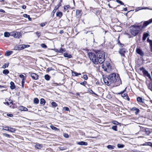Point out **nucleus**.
Instances as JSON below:
<instances>
[{"mask_svg": "<svg viewBox=\"0 0 152 152\" xmlns=\"http://www.w3.org/2000/svg\"><path fill=\"white\" fill-rule=\"evenodd\" d=\"M130 110L133 111H135V114L136 115H137L140 111L139 110L135 107H134L132 108Z\"/></svg>", "mask_w": 152, "mask_h": 152, "instance_id": "10", "label": "nucleus"}, {"mask_svg": "<svg viewBox=\"0 0 152 152\" xmlns=\"http://www.w3.org/2000/svg\"><path fill=\"white\" fill-rule=\"evenodd\" d=\"M140 69L142 71L143 74L145 76L148 77L150 80H152L150 74L148 73V71L145 70L144 68L143 67L141 68Z\"/></svg>", "mask_w": 152, "mask_h": 152, "instance_id": "5", "label": "nucleus"}, {"mask_svg": "<svg viewBox=\"0 0 152 152\" xmlns=\"http://www.w3.org/2000/svg\"><path fill=\"white\" fill-rule=\"evenodd\" d=\"M57 9V8H56V7H55V8L54 9V10H53L52 12L51 13V15L53 17L54 15V14L56 12V9Z\"/></svg>", "mask_w": 152, "mask_h": 152, "instance_id": "38", "label": "nucleus"}, {"mask_svg": "<svg viewBox=\"0 0 152 152\" xmlns=\"http://www.w3.org/2000/svg\"><path fill=\"white\" fill-rule=\"evenodd\" d=\"M126 49L125 48H121L120 49L118 53L121 55L122 56H125V55L124 54L126 52Z\"/></svg>", "mask_w": 152, "mask_h": 152, "instance_id": "7", "label": "nucleus"}, {"mask_svg": "<svg viewBox=\"0 0 152 152\" xmlns=\"http://www.w3.org/2000/svg\"><path fill=\"white\" fill-rule=\"evenodd\" d=\"M9 64L8 63L5 64L3 66L2 68H5L8 66Z\"/></svg>", "mask_w": 152, "mask_h": 152, "instance_id": "42", "label": "nucleus"}, {"mask_svg": "<svg viewBox=\"0 0 152 152\" xmlns=\"http://www.w3.org/2000/svg\"><path fill=\"white\" fill-rule=\"evenodd\" d=\"M62 15V13L61 12H57L56 13V16L59 17L60 18L61 17Z\"/></svg>", "mask_w": 152, "mask_h": 152, "instance_id": "19", "label": "nucleus"}, {"mask_svg": "<svg viewBox=\"0 0 152 152\" xmlns=\"http://www.w3.org/2000/svg\"><path fill=\"white\" fill-rule=\"evenodd\" d=\"M31 76L34 80H37L38 78V75L35 73H30Z\"/></svg>", "mask_w": 152, "mask_h": 152, "instance_id": "9", "label": "nucleus"}, {"mask_svg": "<svg viewBox=\"0 0 152 152\" xmlns=\"http://www.w3.org/2000/svg\"><path fill=\"white\" fill-rule=\"evenodd\" d=\"M72 74L73 75H75V76H78L79 75H81L80 73H78L76 72H72Z\"/></svg>", "mask_w": 152, "mask_h": 152, "instance_id": "32", "label": "nucleus"}, {"mask_svg": "<svg viewBox=\"0 0 152 152\" xmlns=\"http://www.w3.org/2000/svg\"><path fill=\"white\" fill-rule=\"evenodd\" d=\"M45 78L46 80H49L50 79V77L48 75H46L45 76Z\"/></svg>", "mask_w": 152, "mask_h": 152, "instance_id": "28", "label": "nucleus"}, {"mask_svg": "<svg viewBox=\"0 0 152 152\" xmlns=\"http://www.w3.org/2000/svg\"><path fill=\"white\" fill-rule=\"evenodd\" d=\"M25 80H26V78H23V79H22V83H21L22 85H21V86L23 88V87H24V83H25Z\"/></svg>", "mask_w": 152, "mask_h": 152, "instance_id": "37", "label": "nucleus"}, {"mask_svg": "<svg viewBox=\"0 0 152 152\" xmlns=\"http://www.w3.org/2000/svg\"><path fill=\"white\" fill-rule=\"evenodd\" d=\"M9 101H10V104H12V101L11 100H9Z\"/></svg>", "mask_w": 152, "mask_h": 152, "instance_id": "64", "label": "nucleus"}, {"mask_svg": "<svg viewBox=\"0 0 152 152\" xmlns=\"http://www.w3.org/2000/svg\"><path fill=\"white\" fill-rule=\"evenodd\" d=\"M34 102L35 104H38L39 102V100L37 98H35L34 100Z\"/></svg>", "mask_w": 152, "mask_h": 152, "instance_id": "33", "label": "nucleus"}, {"mask_svg": "<svg viewBox=\"0 0 152 152\" xmlns=\"http://www.w3.org/2000/svg\"><path fill=\"white\" fill-rule=\"evenodd\" d=\"M63 55L65 57L68 58H71L72 57V56L71 54L68 53H64Z\"/></svg>", "mask_w": 152, "mask_h": 152, "instance_id": "17", "label": "nucleus"}, {"mask_svg": "<svg viewBox=\"0 0 152 152\" xmlns=\"http://www.w3.org/2000/svg\"><path fill=\"white\" fill-rule=\"evenodd\" d=\"M137 101L138 102H142V103L143 102L142 98L140 97H138L137 98Z\"/></svg>", "mask_w": 152, "mask_h": 152, "instance_id": "26", "label": "nucleus"}, {"mask_svg": "<svg viewBox=\"0 0 152 152\" xmlns=\"http://www.w3.org/2000/svg\"><path fill=\"white\" fill-rule=\"evenodd\" d=\"M116 1L117 2H118V3H119L121 5H124V3L121 1H120L119 0H116Z\"/></svg>", "mask_w": 152, "mask_h": 152, "instance_id": "45", "label": "nucleus"}, {"mask_svg": "<svg viewBox=\"0 0 152 152\" xmlns=\"http://www.w3.org/2000/svg\"><path fill=\"white\" fill-rule=\"evenodd\" d=\"M124 91L125 90L121 92L120 93H118V94H121V96L123 97H126L128 95L126 93H124Z\"/></svg>", "mask_w": 152, "mask_h": 152, "instance_id": "14", "label": "nucleus"}, {"mask_svg": "<svg viewBox=\"0 0 152 152\" xmlns=\"http://www.w3.org/2000/svg\"><path fill=\"white\" fill-rule=\"evenodd\" d=\"M10 88L11 89H14L15 88V86L14 83L13 82H11L10 83Z\"/></svg>", "mask_w": 152, "mask_h": 152, "instance_id": "16", "label": "nucleus"}, {"mask_svg": "<svg viewBox=\"0 0 152 152\" xmlns=\"http://www.w3.org/2000/svg\"><path fill=\"white\" fill-rule=\"evenodd\" d=\"M54 69L52 67H49L47 69V71L48 72H49L51 70H53Z\"/></svg>", "mask_w": 152, "mask_h": 152, "instance_id": "49", "label": "nucleus"}, {"mask_svg": "<svg viewBox=\"0 0 152 152\" xmlns=\"http://www.w3.org/2000/svg\"><path fill=\"white\" fill-rule=\"evenodd\" d=\"M9 73V71L7 69H4L3 71V73L5 75H7Z\"/></svg>", "mask_w": 152, "mask_h": 152, "instance_id": "29", "label": "nucleus"}, {"mask_svg": "<svg viewBox=\"0 0 152 152\" xmlns=\"http://www.w3.org/2000/svg\"><path fill=\"white\" fill-rule=\"evenodd\" d=\"M147 41L149 42L150 44L151 50L152 52V41L149 38H148L147 39Z\"/></svg>", "mask_w": 152, "mask_h": 152, "instance_id": "21", "label": "nucleus"}, {"mask_svg": "<svg viewBox=\"0 0 152 152\" xmlns=\"http://www.w3.org/2000/svg\"><path fill=\"white\" fill-rule=\"evenodd\" d=\"M64 33V31L63 30H61L60 31L59 33L61 34H62Z\"/></svg>", "mask_w": 152, "mask_h": 152, "instance_id": "63", "label": "nucleus"}, {"mask_svg": "<svg viewBox=\"0 0 152 152\" xmlns=\"http://www.w3.org/2000/svg\"><path fill=\"white\" fill-rule=\"evenodd\" d=\"M151 23H152V18L148 20L145 21L143 23L142 26L141 25V29H142V28L145 27Z\"/></svg>", "mask_w": 152, "mask_h": 152, "instance_id": "6", "label": "nucleus"}, {"mask_svg": "<svg viewBox=\"0 0 152 152\" xmlns=\"http://www.w3.org/2000/svg\"><path fill=\"white\" fill-rule=\"evenodd\" d=\"M26 6L25 5H23L22 6V8L23 9H25L26 8Z\"/></svg>", "mask_w": 152, "mask_h": 152, "instance_id": "62", "label": "nucleus"}, {"mask_svg": "<svg viewBox=\"0 0 152 152\" xmlns=\"http://www.w3.org/2000/svg\"><path fill=\"white\" fill-rule=\"evenodd\" d=\"M143 9H149L150 10H152V9H149L148 7H139L138 8H137L135 9L136 11H137L140 10H143Z\"/></svg>", "mask_w": 152, "mask_h": 152, "instance_id": "15", "label": "nucleus"}, {"mask_svg": "<svg viewBox=\"0 0 152 152\" xmlns=\"http://www.w3.org/2000/svg\"><path fill=\"white\" fill-rule=\"evenodd\" d=\"M87 84V82L84 81L83 82H81L80 83V84L81 85L85 86V84Z\"/></svg>", "mask_w": 152, "mask_h": 152, "instance_id": "51", "label": "nucleus"}, {"mask_svg": "<svg viewBox=\"0 0 152 152\" xmlns=\"http://www.w3.org/2000/svg\"><path fill=\"white\" fill-rule=\"evenodd\" d=\"M70 7V6L69 5L64 6V10L65 11H66Z\"/></svg>", "mask_w": 152, "mask_h": 152, "instance_id": "36", "label": "nucleus"}, {"mask_svg": "<svg viewBox=\"0 0 152 152\" xmlns=\"http://www.w3.org/2000/svg\"><path fill=\"white\" fill-rule=\"evenodd\" d=\"M136 52L139 54L140 56H143L144 55V53L142 51V49L140 48H137L136 49Z\"/></svg>", "mask_w": 152, "mask_h": 152, "instance_id": "8", "label": "nucleus"}, {"mask_svg": "<svg viewBox=\"0 0 152 152\" xmlns=\"http://www.w3.org/2000/svg\"><path fill=\"white\" fill-rule=\"evenodd\" d=\"M14 50H20V45H19L18 46H16L14 47Z\"/></svg>", "mask_w": 152, "mask_h": 152, "instance_id": "24", "label": "nucleus"}, {"mask_svg": "<svg viewBox=\"0 0 152 152\" xmlns=\"http://www.w3.org/2000/svg\"><path fill=\"white\" fill-rule=\"evenodd\" d=\"M141 25H133L130 27V31L131 34L134 36L137 35L142 29Z\"/></svg>", "mask_w": 152, "mask_h": 152, "instance_id": "3", "label": "nucleus"}, {"mask_svg": "<svg viewBox=\"0 0 152 152\" xmlns=\"http://www.w3.org/2000/svg\"><path fill=\"white\" fill-rule=\"evenodd\" d=\"M52 106L54 107H56L57 106V104L56 102H53L51 103Z\"/></svg>", "mask_w": 152, "mask_h": 152, "instance_id": "35", "label": "nucleus"}, {"mask_svg": "<svg viewBox=\"0 0 152 152\" xmlns=\"http://www.w3.org/2000/svg\"><path fill=\"white\" fill-rule=\"evenodd\" d=\"M117 147L119 148H123L124 147V145L123 144H118Z\"/></svg>", "mask_w": 152, "mask_h": 152, "instance_id": "41", "label": "nucleus"}, {"mask_svg": "<svg viewBox=\"0 0 152 152\" xmlns=\"http://www.w3.org/2000/svg\"><path fill=\"white\" fill-rule=\"evenodd\" d=\"M50 127L51 128V129L53 130H54L55 131H58V130H59L56 127L53 126L51 125L50 126Z\"/></svg>", "mask_w": 152, "mask_h": 152, "instance_id": "34", "label": "nucleus"}, {"mask_svg": "<svg viewBox=\"0 0 152 152\" xmlns=\"http://www.w3.org/2000/svg\"><path fill=\"white\" fill-rule=\"evenodd\" d=\"M7 115L9 117H12L13 116V115L12 114H7Z\"/></svg>", "mask_w": 152, "mask_h": 152, "instance_id": "61", "label": "nucleus"}, {"mask_svg": "<svg viewBox=\"0 0 152 152\" xmlns=\"http://www.w3.org/2000/svg\"><path fill=\"white\" fill-rule=\"evenodd\" d=\"M42 147V144H39L38 143L37 144L35 145V147L37 149H41Z\"/></svg>", "mask_w": 152, "mask_h": 152, "instance_id": "20", "label": "nucleus"}, {"mask_svg": "<svg viewBox=\"0 0 152 152\" xmlns=\"http://www.w3.org/2000/svg\"><path fill=\"white\" fill-rule=\"evenodd\" d=\"M10 35V34L9 32H5L4 33V36L5 37H8Z\"/></svg>", "mask_w": 152, "mask_h": 152, "instance_id": "27", "label": "nucleus"}, {"mask_svg": "<svg viewBox=\"0 0 152 152\" xmlns=\"http://www.w3.org/2000/svg\"><path fill=\"white\" fill-rule=\"evenodd\" d=\"M21 36V34L20 32H16L15 34V38H19Z\"/></svg>", "mask_w": 152, "mask_h": 152, "instance_id": "13", "label": "nucleus"}, {"mask_svg": "<svg viewBox=\"0 0 152 152\" xmlns=\"http://www.w3.org/2000/svg\"><path fill=\"white\" fill-rule=\"evenodd\" d=\"M16 32L15 31L12 32L10 33V35L13 36L15 38V34H16Z\"/></svg>", "mask_w": 152, "mask_h": 152, "instance_id": "47", "label": "nucleus"}, {"mask_svg": "<svg viewBox=\"0 0 152 152\" xmlns=\"http://www.w3.org/2000/svg\"><path fill=\"white\" fill-rule=\"evenodd\" d=\"M63 109L65 111H68L69 110V109L68 107H65L63 108Z\"/></svg>", "mask_w": 152, "mask_h": 152, "instance_id": "55", "label": "nucleus"}, {"mask_svg": "<svg viewBox=\"0 0 152 152\" xmlns=\"http://www.w3.org/2000/svg\"><path fill=\"white\" fill-rule=\"evenodd\" d=\"M148 87V88L152 91V83H150Z\"/></svg>", "mask_w": 152, "mask_h": 152, "instance_id": "46", "label": "nucleus"}, {"mask_svg": "<svg viewBox=\"0 0 152 152\" xmlns=\"http://www.w3.org/2000/svg\"><path fill=\"white\" fill-rule=\"evenodd\" d=\"M19 108V110L21 111H26L28 110V109L27 108L22 106H20Z\"/></svg>", "mask_w": 152, "mask_h": 152, "instance_id": "18", "label": "nucleus"}, {"mask_svg": "<svg viewBox=\"0 0 152 152\" xmlns=\"http://www.w3.org/2000/svg\"><path fill=\"white\" fill-rule=\"evenodd\" d=\"M92 52L88 53V55L90 60L95 64L103 63L105 60V52L103 51H99L96 53Z\"/></svg>", "mask_w": 152, "mask_h": 152, "instance_id": "2", "label": "nucleus"}, {"mask_svg": "<svg viewBox=\"0 0 152 152\" xmlns=\"http://www.w3.org/2000/svg\"><path fill=\"white\" fill-rule=\"evenodd\" d=\"M3 135L6 137H10V135L4 133L3 134Z\"/></svg>", "mask_w": 152, "mask_h": 152, "instance_id": "53", "label": "nucleus"}, {"mask_svg": "<svg viewBox=\"0 0 152 152\" xmlns=\"http://www.w3.org/2000/svg\"><path fill=\"white\" fill-rule=\"evenodd\" d=\"M64 137L66 138H67L69 137V135L67 134H66V133L64 134Z\"/></svg>", "mask_w": 152, "mask_h": 152, "instance_id": "57", "label": "nucleus"}, {"mask_svg": "<svg viewBox=\"0 0 152 152\" xmlns=\"http://www.w3.org/2000/svg\"><path fill=\"white\" fill-rule=\"evenodd\" d=\"M77 144L81 145H87V143L84 141H80L77 142Z\"/></svg>", "mask_w": 152, "mask_h": 152, "instance_id": "12", "label": "nucleus"}, {"mask_svg": "<svg viewBox=\"0 0 152 152\" xmlns=\"http://www.w3.org/2000/svg\"><path fill=\"white\" fill-rule=\"evenodd\" d=\"M59 50L60 51L59 53H62L63 52H65L66 51V50L64 48H60V49H59Z\"/></svg>", "mask_w": 152, "mask_h": 152, "instance_id": "40", "label": "nucleus"}, {"mask_svg": "<svg viewBox=\"0 0 152 152\" xmlns=\"http://www.w3.org/2000/svg\"><path fill=\"white\" fill-rule=\"evenodd\" d=\"M23 16L24 17L26 18H28L29 20H31V18L30 17V16L26 14H24L23 15Z\"/></svg>", "mask_w": 152, "mask_h": 152, "instance_id": "31", "label": "nucleus"}, {"mask_svg": "<svg viewBox=\"0 0 152 152\" xmlns=\"http://www.w3.org/2000/svg\"><path fill=\"white\" fill-rule=\"evenodd\" d=\"M19 76L20 78H22L23 79L25 78L24 76L23 75H19Z\"/></svg>", "mask_w": 152, "mask_h": 152, "instance_id": "60", "label": "nucleus"}, {"mask_svg": "<svg viewBox=\"0 0 152 152\" xmlns=\"http://www.w3.org/2000/svg\"><path fill=\"white\" fill-rule=\"evenodd\" d=\"M8 131L12 132H14L16 131V129L14 128L9 127Z\"/></svg>", "mask_w": 152, "mask_h": 152, "instance_id": "25", "label": "nucleus"}, {"mask_svg": "<svg viewBox=\"0 0 152 152\" xmlns=\"http://www.w3.org/2000/svg\"><path fill=\"white\" fill-rule=\"evenodd\" d=\"M45 100L43 98L41 99H40V104L43 105L45 104Z\"/></svg>", "mask_w": 152, "mask_h": 152, "instance_id": "23", "label": "nucleus"}, {"mask_svg": "<svg viewBox=\"0 0 152 152\" xmlns=\"http://www.w3.org/2000/svg\"><path fill=\"white\" fill-rule=\"evenodd\" d=\"M81 12V11L79 10H77L76 11V14L77 15H79L80 14Z\"/></svg>", "mask_w": 152, "mask_h": 152, "instance_id": "48", "label": "nucleus"}, {"mask_svg": "<svg viewBox=\"0 0 152 152\" xmlns=\"http://www.w3.org/2000/svg\"><path fill=\"white\" fill-rule=\"evenodd\" d=\"M114 147H115L114 146L111 145H107V148L109 149H110V150L114 149Z\"/></svg>", "mask_w": 152, "mask_h": 152, "instance_id": "30", "label": "nucleus"}, {"mask_svg": "<svg viewBox=\"0 0 152 152\" xmlns=\"http://www.w3.org/2000/svg\"><path fill=\"white\" fill-rule=\"evenodd\" d=\"M149 34L148 33H144L143 35V37H142V40L143 41H145L147 38V37H148L149 36Z\"/></svg>", "mask_w": 152, "mask_h": 152, "instance_id": "11", "label": "nucleus"}, {"mask_svg": "<svg viewBox=\"0 0 152 152\" xmlns=\"http://www.w3.org/2000/svg\"><path fill=\"white\" fill-rule=\"evenodd\" d=\"M52 85L53 86H56L58 85V84L57 83H53L52 84Z\"/></svg>", "mask_w": 152, "mask_h": 152, "instance_id": "58", "label": "nucleus"}, {"mask_svg": "<svg viewBox=\"0 0 152 152\" xmlns=\"http://www.w3.org/2000/svg\"><path fill=\"white\" fill-rule=\"evenodd\" d=\"M12 51H7L5 53V56H9L12 54Z\"/></svg>", "mask_w": 152, "mask_h": 152, "instance_id": "22", "label": "nucleus"}, {"mask_svg": "<svg viewBox=\"0 0 152 152\" xmlns=\"http://www.w3.org/2000/svg\"><path fill=\"white\" fill-rule=\"evenodd\" d=\"M102 66L107 72L109 73L111 71V66H110L109 63H104Z\"/></svg>", "mask_w": 152, "mask_h": 152, "instance_id": "4", "label": "nucleus"}, {"mask_svg": "<svg viewBox=\"0 0 152 152\" xmlns=\"http://www.w3.org/2000/svg\"><path fill=\"white\" fill-rule=\"evenodd\" d=\"M117 126H113L112 127V129L115 131H117Z\"/></svg>", "mask_w": 152, "mask_h": 152, "instance_id": "43", "label": "nucleus"}, {"mask_svg": "<svg viewBox=\"0 0 152 152\" xmlns=\"http://www.w3.org/2000/svg\"><path fill=\"white\" fill-rule=\"evenodd\" d=\"M41 46L44 48H47V46L46 45L44 44H42L41 45Z\"/></svg>", "mask_w": 152, "mask_h": 152, "instance_id": "54", "label": "nucleus"}, {"mask_svg": "<svg viewBox=\"0 0 152 152\" xmlns=\"http://www.w3.org/2000/svg\"><path fill=\"white\" fill-rule=\"evenodd\" d=\"M103 80L105 84L107 86L112 85L117 86L122 84L119 76L114 73L111 74L106 78H103Z\"/></svg>", "mask_w": 152, "mask_h": 152, "instance_id": "1", "label": "nucleus"}, {"mask_svg": "<svg viewBox=\"0 0 152 152\" xmlns=\"http://www.w3.org/2000/svg\"><path fill=\"white\" fill-rule=\"evenodd\" d=\"M118 38H119V37ZM118 44H119L120 45V47H121V48L123 47V46H124V45H123V44H121V43H120V41H119V39H118Z\"/></svg>", "mask_w": 152, "mask_h": 152, "instance_id": "52", "label": "nucleus"}, {"mask_svg": "<svg viewBox=\"0 0 152 152\" xmlns=\"http://www.w3.org/2000/svg\"><path fill=\"white\" fill-rule=\"evenodd\" d=\"M9 129V127L8 126H3L2 129L8 131Z\"/></svg>", "mask_w": 152, "mask_h": 152, "instance_id": "39", "label": "nucleus"}, {"mask_svg": "<svg viewBox=\"0 0 152 152\" xmlns=\"http://www.w3.org/2000/svg\"><path fill=\"white\" fill-rule=\"evenodd\" d=\"M54 51H55V52H57V53H59V49H53Z\"/></svg>", "mask_w": 152, "mask_h": 152, "instance_id": "59", "label": "nucleus"}, {"mask_svg": "<svg viewBox=\"0 0 152 152\" xmlns=\"http://www.w3.org/2000/svg\"><path fill=\"white\" fill-rule=\"evenodd\" d=\"M82 78L85 80H87L88 78V77L87 75H83Z\"/></svg>", "mask_w": 152, "mask_h": 152, "instance_id": "50", "label": "nucleus"}, {"mask_svg": "<svg viewBox=\"0 0 152 152\" xmlns=\"http://www.w3.org/2000/svg\"><path fill=\"white\" fill-rule=\"evenodd\" d=\"M38 36V37H39L40 36V33L37 32L35 33Z\"/></svg>", "mask_w": 152, "mask_h": 152, "instance_id": "56", "label": "nucleus"}, {"mask_svg": "<svg viewBox=\"0 0 152 152\" xmlns=\"http://www.w3.org/2000/svg\"><path fill=\"white\" fill-rule=\"evenodd\" d=\"M20 45V49L21 50L26 48V47H25V45Z\"/></svg>", "mask_w": 152, "mask_h": 152, "instance_id": "44", "label": "nucleus"}]
</instances>
